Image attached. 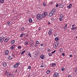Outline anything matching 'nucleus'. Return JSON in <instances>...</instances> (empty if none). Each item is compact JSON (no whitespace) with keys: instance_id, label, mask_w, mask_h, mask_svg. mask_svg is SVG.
<instances>
[{"instance_id":"59","label":"nucleus","mask_w":77,"mask_h":77,"mask_svg":"<svg viewBox=\"0 0 77 77\" xmlns=\"http://www.w3.org/2000/svg\"><path fill=\"white\" fill-rule=\"evenodd\" d=\"M17 72V70H16V71H15V72Z\"/></svg>"},{"instance_id":"56","label":"nucleus","mask_w":77,"mask_h":77,"mask_svg":"<svg viewBox=\"0 0 77 77\" xmlns=\"http://www.w3.org/2000/svg\"><path fill=\"white\" fill-rule=\"evenodd\" d=\"M43 66H43V65H42L41 66V68H42L43 67Z\"/></svg>"},{"instance_id":"61","label":"nucleus","mask_w":77,"mask_h":77,"mask_svg":"<svg viewBox=\"0 0 77 77\" xmlns=\"http://www.w3.org/2000/svg\"><path fill=\"white\" fill-rule=\"evenodd\" d=\"M52 4H53V2H51L50 4V5H52Z\"/></svg>"},{"instance_id":"28","label":"nucleus","mask_w":77,"mask_h":77,"mask_svg":"<svg viewBox=\"0 0 77 77\" xmlns=\"http://www.w3.org/2000/svg\"><path fill=\"white\" fill-rule=\"evenodd\" d=\"M7 76H8V77H9V76H10L11 75V73H7Z\"/></svg>"},{"instance_id":"33","label":"nucleus","mask_w":77,"mask_h":77,"mask_svg":"<svg viewBox=\"0 0 77 77\" xmlns=\"http://www.w3.org/2000/svg\"><path fill=\"white\" fill-rule=\"evenodd\" d=\"M23 35H24V34L22 33L20 35V38H22V37H23Z\"/></svg>"},{"instance_id":"51","label":"nucleus","mask_w":77,"mask_h":77,"mask_svg":"<svg viewBox=\"0 0 77 77\" xmlns=\"http://www.w3.org/2000/svg\"><path fill=\"white\" fill-rule=\"evenodd\" d=\"M59 6V5L58 4H57L56 5V8L58 7Z\"/></svg>"},{"instance_id":"7","label":"nucleus","mask_w":77,"mask_h":77,"mask_svg":"<svg viewBox=\"0 0 77 77\" xmlns=\"http://www.w3.org/2000/svg\"><path fill=\"white\" fill-rule=\"evenodd\" d=\"M52 34L53 32H52V31L49 30V32L48 33V35H49V36H50V35H51Z\"/></svg>"},{"instance_id":"48","label":"nucleus","mask_w":77,"mask_h":77,"mask_svg":"<svg viewBox=\"0 0 77 77\" xmlns=\"http://www.w3.org/2000/svg\"><path fill=\"white\" fill-rule=\"evenodd\" d=\"M57 34L56 33H55V34H54V36H57Z\"/></svg>"},{"instance_id":"43","label":"nucleus","mask_w":77,"mask_h":77,"mask_svg":"<svg viewBox=\"0 0 77 77\" xmlns=\"http://www.w3.org/2000/svg\"><path fill=\"white\" fill-rule=\"evenodd\" d=\"M18 48H21V46H18Z\"/></svg>"},{"instance_id":"4","label":"nucleus","mask_w":77,"mask_h":77,"mask_svg":"<svg viewBox=\"0 0 77 77\" xmlns=\"http://www.w3.org/2000/svg\"><path fill=\"white\" fill-rule=\"evenodd\" d=\"M59 76V73L57 72H55L54 73V74L53 75V77H57Z\"/></svg>"},{"instance_id":"10","label":"nucleus","mask_w":77,"mask_h":77,"mask_svg":"<svg viewBox=\"0 0 77 77\" xmlns=\"http://www.w3.org/2000/svg\"><path fill=\"white\" fill-rule=\"evenodd\" d=\"M9 38H5L4 40V42H8V41H9Z\"/></svg>"},{"instance_id":"13","label":"nucleus","mask_w":77,"mask_h":77,"mask_svg":"<svg viewBox=\"0 0 77 77\" xmlns=\"http://www.w3.org/2000/svg\"><path fill=\"white\" fill-rule=\"evenodd\" d=\"M72 6V5L70 4L69 6H67V8L68 9H70L71 8V7Z\"/></svg>"},{"instance_id":"57","label":"nucleus","mask_w":77,"mask_h":77,"mask_svg":"<svg viewBox=\"0 0 77 77\" xmlns=\"http://www.w3.org/2000/svg\"><path fill=\"white\" fill-rule=\"evenodd\" d=\"M41 28H38V29H39V30H41Z\"/></svg>"},{"instance_id":"26","label":"nucleus","mask_w":77,"mask_h":77,"mask_svg":"<svg viewBox=\"0 0 77 77\" xmlns=\"http://www.w3.org/2000/svg\"><path fill=\"white\" fill-rule=\"evenodd\" d=\"M77 27H72V28H71V29H72V30H75V29H77Z\"/></svg>"},{"instance_id":"60","label":"nucleus","mask_w":77,"mask_h":77,"mask_svg":"<svg viewBox=\"0 0 77 77\" xmlns=\"http://www.w3.org/2000/svg\"><path fill=\"white\" fill-rule=\"evenodd\" d=\"M5 73H8V71H6Z\"/></svg>"},{"instance_id":"27","label":"nucleus","mask_w":77,"mask_h":77,"mask_svg":"<svg viewBox=\"0 0 77 77\" xmlns=\"http://www.w3.org/2000/svg\"><path fill=\"white\" fill-rule=\"evenodd\" d=\"M55 65H56V63H53L51 64L52 66H55Z\"/></svg>"},{"instance_id":"40","label":"nucleus","mask_w":77,"mask_h":77,"mask_svg":"<svg viewBox=\"0 0 77 77\" xmlns=\"http://www.w3.org/2000/svg\"><path fill=\"white\" fill-rule=\"evenodd\" d=\"M75 73L77 74V68L75 69Z\"/></svg>"},{"instance_id":"31","label":"nucleus","mask_w":77,"mask_h":77,"mask_svg":"<svg viewBox=\"0 0 77 77\" xmlns=\"http://www.w3.org/2000/svg\"><path fill=\"white\" fill-rule=\"evenodd\" d=\"M26 52V51H23L21 53V54H23Z\"/></svg>"},{"instance_id":"39","label":"nucleus","mask_w":77,"mask_h":77,"mask_svg":"<svg viewBox=\"0 0 77 77\" xmlns=\"http://www.w3.org/2000/svg\"><path fill=\"white\" fill-rule=\"evenodd\" d=\"M47 51H51V50H50V49L48 48L47 50Z\"/></svg>"},{"instance_id":"20","label":"nucleus","mask_w":77,"mask_h":77,"mask_svg":"<svg viewBox=\"0 0 77 77\" xmlns=\"http://www.w3.org/2000/svg\"><path fill=\"white\" fill-rule=\"evenodd\" d=\"M63 51V49L62 48H60V53H62Z\"/></svg>"},{"instance_id":"37","label":"nucleus","mask_w":77,"mask_h":77,"mask_svg":"<svg viewBox=\"0 0 77 77\" xmlns=\"http://www.w3.org/2000/svg\"><path fill=\"white\" fill-rule=\"evenodd\" d=\"M28 69H31V66H29L28 67Z\"/></svg>"},{"instance_id":"12","label":"nucleus","mask_w":77,"mask_h":77,"mask_svg":"<svg viewBox=\"0 0 77 77\" xmlns=\"http://www.w3.org/2000/svg\"><path fill=\"white\" fill-rule=\"evenodd\" d=\"M40 58L42 59H44V58H45V56H44V55H42L41 56H40Z\"/></svg>"},{"instance_id":"58","label":"nucleus","mask_w":77,"mask_h":77,"mask_svg":"<svg viewBox=\"0 0 77 77\" xmlns=\"http://www.w3.org/2000/svg\"><path fill=\"white\" fill-rule=\"evenodd\" d=\"M12 57H15V55H13Z\"/></svg>"},{"instance_id":"46","label":"nucleus","mask_w":77,"mask_h":77,"mask_svg":"<svg viewBox=\"0 0 77 77\" xmlns=\"http://www.w3.org/2000/svg\"><path fill=\"white\" fill-rule=\"evenodd\" d=\"M51 14H53L54 13V12H53V11H51Z\"/></svg>"},{"instance_id":"55","label":"nucleus","mask_w":77,"mask_h":77,"mask_svg":"<svg viewBox=\"0 0 77 77\" xmlns=\"http://www.w3.org/2000/svg\"><path fill=\"white\" fill-rule=\"evenodd\" d=\"M74 26H75V25H74V24L72 26V27H74Z\"/></svg>"},{"instance_id":"2","label":"nucleus","mask_w":77,"mask_h":77,"mask_svg":"<svg viewBox=\"0 0 77 77\" xmlns=\"http://www.w3.org/2000/svg\"><path fill=\"white\" fill-rule=\"evenodd\" d=\"M59 42H57L54 45V48H56L59 45Z\"/></svg>"},{"instance_id":"50","label":"nucleus","mask_w":77,"mask_h":77,"mask_svg":"<svg viewBox=\"0 0 77 77\" xmlns=\"http://www.w3.org/2000/svg\"><path fill=\"white\" fill-rule=\"evenodd\" d=\"M51 24V23L50 22H49L48 23V25H50Z\"/></svg>"},{"instance_id":"11","label":"nucleus","mask_w":77,"mask_h":77,"mask_svg":"<svg viewBox=\"0 0 77 77\" xmlns=\"http://www.w3.org/2000/svg\"><path fill=\"white\" fill-rule=\"evenodd\" d=\"M9 50H7V51H6L5 52V55H8V54H9Z\"/></svg>"},{"instance_id":"18","label":"nucleus","mask_w":77,"mask_h":77,"mask_svg":"<svg viewBox=\"0 0 77 77\" xmlns=\"http://www.w3.org/2000/svg\"><path fill=\"white\" fill-rule=\"evenodd\" d=\"M64 17V14H61L60 15V18H63Z\"/></svg>"},{"instance_id":"9","label":"nucleus","mask_w":77,"mask_h":77,"mask_svg":"<svg viewBox=\"0 0 77 77\" xmlns=\"http://www.w3.org/2000/svg\"><path fill=\"white\" fill-rule=\"evenodd\" d=\"M63 7V4L62 3H60V4L59 7L61 8H62Z\"/></svg>"},{"instance_id":"49","label":"nucleus","mask_w":77,"mask_h":77,"mask_svg":"<svg viewBox=\"0 0 77 77\" xmlns=\"http://www.w3.org/2000/svg\"><path fill=\"white\" fill-rule=\"evenodd\" d=\"M11 77H15V75H12L11 76Z\"/></svg>"},{"instance_id":"25","label":"nucleus","mask_w":77,"mask_h":77,"mask_svg":"<svg viewBox=\"0 0 77 77\" xmlns=\"http://www.w3.org/2000/svg\"><path fill=\"white\" fill-rule=\"evenodd\" d=\"M65 67H63L61 68V71H64V70H65Z\"/></svg>"},{"instance_id":"63","label":"nucleus","mask_w":77,"mask_h":77,"mask_svg":"<svg viewBox=\"0 0 77 77\" xmlns=\"http://www.w3.org/2000/svg\"><path fill=\"white\" fill-rule=\"evenodd\" d=\"M27 36H28V34L27 35Z\"/></svg>"},{"instance_id":"45","label":"nucleus","mask_w":77,"mask_h":77,"mask_svg":"<svg viewBox=\"0 0 77 77\" xmlns=\"http://www.w3.org/2000/svg\"><path fill=\"white\" fill-rule=\"evenodd\" d=\"M43 5L44 6H45V5H46V3L44 2L43 4Z\"/></svg>"},{"instance_id":"14","label":"nucleus","mask_w":77,"mask_h":77,"mask_svg":"<svg viewBox=\"0 0 77 77\" xmlns=\"http://www.w3.org/2000/svg\"><path fill=\"white\" fill-rule=\"evenodd\" d=\"M67 29V24H66L64 27V30H66Z\"/></svg>"},{"instance_id":"34","label":"nucleus","mask_w":77,"mask_h":77,"mask_svg":"<svg viewBox=\"0 0 77 77\" xmlns=\"http://www.w3.org/2000/svg\"><path fill=\"white\" fill-rule=\"evenodd\" d=\"M55 40L56 41H58V40H59V38L58 37H56L55 38Z\"/></svg>"},{"instance_id":"17","label":"nucleus","mask_w":77,"mask_h":77,"mask_svg":"<svg viewBox=\"0 0 77 77\" xmlns=\"http://www.w3.org/2000/svg\"><path fill=\"white\" fill-rule=\"evenodd\" d=\"M11 23L10 22H7V25H8V26H11Z\"/></svg>"},{"instance_id":"3","label":"nucleus","mask_w":77,"mask_h":77,"mask_svg":"<svg viewBox=\"0 0 77 77\" xmlns=\"http://www.w3.org/2000/svg\"><path fill=\"white\" fill-rule=\"evenodd\" d=\"M20 65V62H18L14 66V68H17L19 66V65Z\"/></svg>"},{"instance_id":"30","label":"nucleus","mask_w":77,"mask_h":77,"mask_svg":"<svg viewBox=\"0 0 77 77\" xmlns=\"http://www.w3.org/2000/svg\"><path fill=\"white\" fill-rule=\"evenodd\" d=\"M52 15H53V14L51 13H50L49 14V17H51Z\"/></svg>"},{"instance_id":"16","label":"nucleus","mask_w":77,"mask_h":77,"mask_svg":"<svg viewBox=\"0 0 77 77\" xmlns=\"http://www.w3.org/2000/svg\"><path fill=\"white\" fill-rule=\"evenodd\" d=\"M33 45H34V42H32V44L30 45V46L31 47H33Z\"/></svg>"},{"instance_id":"23","label":"nucleus","mask_w":77,"mask_h":77,"mask_svg":"<svg viewBox=\"0 0 77 77\" xmlns=\"http://www.w3.org/2000/svg\"><path fill=\"white\" fill-rule=\"evenodd\" d=\"M8 58L9 60H11L12 59V57H8Z\"/></svg>"},{"instance_id":"32","label":"nucleus","mask_w":77,"mask_h":77,"mask_svg":"<svg viewBox=\"0 0 77 77\" xmlns=\"http://www.w3.org/2000/svg\"><path fill=\"white\" fill-rule=\"evenodd\" d=\"M28 55H29V57H32V55H31V54H30V53H29Z\"/></svg>"},{"instance_id":"36","label":"nucleus","mask_w":77,"mask_h":77,"mask_svg":"<svg viewBox=\"0 0 77 77\" xmlns=\"http://www.w3.org/2000/svg\"><path fill=\"white\" fill-rule=\"evenodd\" d=\"M52 54L51 53L48 54V55L49 56H52Z\"/></svg>"},{"instance_id":"62","label":"nucleus","mask_w":77,"mask_h":77,"mask_svg":"<svg viewBox=\"0 0 77 77\" xmlns=\"http://www.w3.org/2000/svg\"><path fill=\"white\" fill-rule=\"evenodd\" d=\"M5 75H6V73H5L4 74Z\"/></svg>"},{"instance_id":"5","label":"nucleus","mask_w":77,"mask_h":77,"mask_svg":"<svg viewBox=\"0 0 77 77\" xmlns=\"http://www.w3.org/2000/svg\"><path fill=\"white\" fill-rule=\"evenodd\" d=\"M5 39V37L2 36L0 37V42H2L3 41L4 39Z\"/></svg>"},{"instance_id":"47","label":"nucleus","mask_w":77,"mask_h":77,"mask_svg":"<svg viewBox=\"0 0 77 77\" xmlns=\"http://www.w3.org/2000/svg\"><path fill=\"white\" fill-rule=\"evenodd\" d=\"M62 55L63 56H65V53H63L62 54Z\"/></svg>"},{"instance_id":"52","label":"nucleus","mask_w":77,"mask_h":77,"mask_svg":"<svg viewBox=\"0 0 77 77\" xmlns=\"http://www.w3.org/2000/svg\"><path fill=\"white\" fill-rule=\"evenodd\" d=\"M22 29L23 30H24V27H23L22 28Z\"/></svg>"},{"instance_id":"41","label":"nucleus","mask_w":77,"mask_h":77,"mask_svg":"<svg viewBox=\"0 0 77 77\" xmlns=\"http://www.w3.org/2000/svg\"><path fill=\"white\" fill-rule=\"evenodd\" d=\"M55 52H56V50L54 51L53 52H52L51 53L52 54H53V53H55Z\"/></svg>"},{"instance_id":"19","label":"nucleus","mask_w":77,"mask_h":77,"mask_svg":"<svg viewBox=\"0 0 77 77\" xmlns=\"http://www.w3.org/2000/svg\"><path fill=\"white\" fill-rule=\"evenodd\" d=\"M28 42H25L24 43V44L25 45H28Z\"/></svg>"},{"instance_id":"1","label":"nucleus","mask_w":77,"mask_h":77,"mask_svg":"<svg viewBox=\"0 0 77 77\" xmlns=\"http://www.w3.org/2000/svg\"><path fill=\"white\" fill-rule=\"evenodd\" d=\"M47 13L46 12H44L42 14H38L37 15L36 18L38 20H41L42 18H45V17L47 16Z\"/></svg>"},{"instance_id":"53","label":"nucleus","mask_w":77,"mask_h":77,"mask_svg":"<svg viewBox=\"0 0 77 77\" xmlns=\"http://www.w3.org/2000/svg\"><path fill=\"white\" fill-rule=\"evenodd\" d=\"M68 77H72V76H71V75H69V76H68Z\"/></svg>"},{"instance_id":"15","label":"nucleus","mask_w":77,"mask_h":77,"mask_svg":"<svg viewBox=\"0 0 77 77\" xmlns=\"http://www.w3.org/2000/svg\"><path fill=\"white\" fill-rule=\"evenodd\" d=\"M15 43V40H13L11 42V45L14 44V43Z\"/></svg>"},{"instance_id":"54","label":"nucleus","mask_w":77,"mask_h":77,"mask_svg":"<svg viewBox=\"0 0 77 77\" xmlns=\"http://www.w3.org/2000/svg\"><path fill=\"white\" fill-rule=\"evenodd\" d=\"M69 56L70 57H72V55L71 54Z\"/></svg>"},{"instance_id":"6","label":"nucleus","mask_w":77,"mask_h":77,"mask_svg":"<svg viewBox=\"0 0 77 77\" xmlns=\"http://www.w3.org/2000/svg\"><path fill=\"white\" fill-rule=\"evenodd\" d=\"M15 46H16V45H13L11 46L10 48L11 50H15Z\"/></svg>"},{"instance_id":"29","label":"nucleus","mask_w":77,"mask_h":77,"mask_svg":"<svg viewBox=\"0 0 77 77\" xmlns=\"http://www.w3.org/2000/svg\"><path fill=\"white\" fill-rule=\"evenodd\" d=\"M50 70H47L46 72V74H49V73H50Z\"/></svg>"},{"instance_id":"21","label":"nucleus","mask_w":77,"mask_h":77,"mask_svg":"<svg viewBox=\"0 0 77 77\" xmlns=\"http://www.w3.org/2000/svg\"><path fill=\"white\" fill-rule=\"evenodd\" d=\"M5 1L4 0H0V3H3Z\"/></svg>"},{"instance_id":"22","label":"nucleus","mask_w":77,"mask_h":77,"mask_svg":"<svg viewBox=\"0 0 77 77\" xmlns=\"http://www.w3.org/2000/svg\"><path fill=\"white\" fill-rule=\"evenodd\" d=\"M59 20L60 21H62L63 20V18H62L61 17L59 18Z\"/></svg>"},{"instance_id":"8","label":"nucleus","mask_w":77,"mask_h":77,"mask_svg":"<svg viewBox=\"0 0 77 77\" xmlns=\"http://www.w3.org/2000/svg\"><path fill=\"white\" fill-rule=\"evenodd\" d=\"M2 65L4 67H6L7 66V63L6 62H5L2 64Z\"/></svg>"},{"instance_id":"44","label":"nucleus","mask_w":77,"mask_h":77,"mask_svg":"<svg viewBox=\"0 0 77 77\" xmlns=\"http://www.w3.org/2000/svg\"><path fill=\"white\" fill-rule=\"evenodd\" d=\"M43 45H44V44L42 43L41 44V45H40V46H41V47H42V46H43Z\"/></svg>"},{"instance_id":"35","label":"nucleus","mask_w":77,"mask_h":77,"mask_svg":"<svg viewBox=\"0 0 77 77\" xmlns=\"http://www.w3.org/2000/svg\"><path fill=\"white\" fill-rule=\"evenodd\" d=\"M56 11V9L55 8H54L52 11H53L54 12H55Z\"/></svg>"},{"instance_id":"38","label":"nucleus","mask_w":77,"mask_h":77,"mask_svg":"<svg viewBox=\"0 0 77 77\" xmlns=\"http://www.w3.org/2000/svg\"><path fill=\"white\" fill-rule=\"evenodd\" d=\"M36 44H39V41H37L36 42Z\"/></svg>"},{"instance_id":"24","label":"nucleus","mask_w":77,"mask_h":77,"mask_svg":"<svg viewBox=\"0 0 77 77\" xmlns=\"http://www.w3.org/2000/svg\"><path fill=\"white\" fill-rule=\"evenodd\" d=\"M29 23H32V19H29Z\"/></svg>"},{"instance_id":"42","label":"nucleus","mask_w":77,"mask_h":77,"mask_svg":"<svg viewBox=\"0 0 77 77\" xmlns=\"http://www.w3.org/2000/svg\"><path fill=\"white\" fill-rule=\"evenodd\" d=\"M34 47H38V46L37 45H34Z\"/></svg>"}]
</instances>
